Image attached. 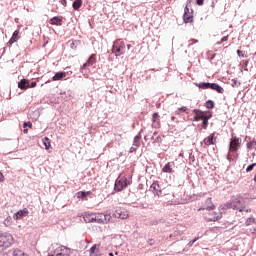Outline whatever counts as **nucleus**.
I'll return each instance as SVG.
<instances>
[{"label": "nucleus", "mask_w": 256, "mask_h": 256, "mask_svg": "<svg viewBox=\"0 0 256 256\" xmlns=\"http://www.w3.org/2000/svg\"><path fill=\"white\" fill-rule=\"evenodd\" d=\"M224 207H226V209H234V211H240V213L247 211L245 204H242L241 199L239 198L234 199L232 202H227L224 204Z\"/></svg>", "instance_id": "1"}, {"label": "nucleus", "mask_w": 256, "mask_h": 256, "mask_svg": "<svg viewBox=\"0 0 256 256\" xmlns=\"http://www.w3.org/2000/svg\"><path fill=\"white\" fill-rule=\"evenodd\" d=\"M125 42L123 40H116L112 46V53L116 54V57L125 53Z\"/></svg>", "instance_id": "2"}, {"label": "nucleus", "mask_w": 256, "mask_h": 256, "mask_svg": "<svg viewBox=\"0 0 256 256\" xmlns=\"http://www.w3.org/2000/svg\"><path fill=\"white\" fill-rule=\"evenodd\" d=\"M222 217H223V214L219 211L218 212L212 211L204 215V219L207 223L219 221V219H221Z\"/></svg>", "instance_id": "3"}, {"label": "nucleus", "mask_w": 256, "mask_h": 256, "mask_svg": "<svg viewBox=\"0 0 256 256\" xmlns=\"http://www.w3.org/2000/svg\"><path fill=\"white\" fill-rule=\"evenodd\" d=\"M128 185H130V182L127 178H120L116 180L114 190L117 192L123 191V189H127Z\"/></svg>", "instance_id": "4"}, {"label": "nucleus", "mask_w": 256, "mask_h": 256, "mask_svg": "<svg viewBox=\"0 0 256 256\" xmlns=\"http://www.w3.org/2000/svg\"><path fill=\"white\" fill-rule=\"evenodd\" d=\"M13 243V236L11 235H1L0 236V249H9Z\"/></svg>", "instance_id": "5"}, {"label": "nucleus", "mask_w": 256, "mask_h": 256, "mask_svg": "<svg viewBox=\"0 0 256 256\" xmlns=\"http://www.w3.org/2000/svg\"><path fill=\"white\" fill-rule=\"evenodd\" d=\"M239 147H241V139L237 136H233L230 140L229 151L237 153V151H239Z\"/></svg>", "instance_id": "6"}, {"label": "nucleus", "mask_w": 256, "mask_h": 256, "mask_svg": "<svg viewBox=\"0 0 256 256\" xmlns=\"http://www.w3.org/2000/svg\"><path fill=\"white\" fill-rule=\"evenodd\" d=\"M194 113V121H203L204 119L208 118L211 115L210 111H201L198 109L193 110Z\"/></svg>", "instance_id": "7"}, {"label": "nucleus", "mask_w": 256, "mask_h": 256, "mask_svg": "<svg viewBox=\"0 0 256 256\" xmlns=\"http://www.w3.org/2000/svg\"><path fill=\"white\" fill-rule=\"evenodd\" d=\"M109 221H111V215L109 214H94V223H109Z\"/></svg>", "instance_id": "8"}, {"label": "nucleus", "mask_w": 256, "mask_h": 256, "mask_svg": "<svg viewBox=\"0 0 256 256\" xmlns=\"http://www.w3.org/2000/svg\"><path fill=\"white\" fill-rule=\"evenodd\" d=\"M213 211L215 209V204H213V199L212 198H207L206 201L203 204V207L199 208L198 211Z\"/></svg>", "instance_id": "9"}, {"label": "nucleus", "mask_w": 256, "mask_h": 256, "mask_svg": "<svg viewBox=\"0 0 256 256\" xmlns=\"http://www.w3.org/2000/svg\"><path fill=\"white\" fill-rule=\"evenodd\" d=\"M152 127L154 129H160L161 128V118L159 116V113L155 112L152 115Z\"/></svg>", "instance_id": "10"}, {"label": "nucleus", "mask_w": 256, "mask_h": 256, "mask_svg": "<svg viewBox=\"0 0 256 256\" xmlns=\"http://www.w3.org/2000/svg\"><path fill=\"white\" fill-rule=\"evenodd\" d=\"M203 143L206 147L209 145H215L217 143V138L215 137V132L211 133L208 137L203 140Z\"/></svg>", "instance_id": "11"}, {"label": "nucleus", "mask_w": 256, "mask_h": 256, "mask_svg": "<svg viewBox=\"0 0 256 256\" xmlns=\"http://www.w3.org/2000/svg\"><path fill=\"white\" fill-rule=\"evenodd\" d=\"M97 63V58L95 54H92L86 63H84L81 69H87V67H91Z\"/></svg>", "instance_id": "12"}, {"label": "nucleus", "mask_w": 256, "mask_h": 256, "mask_svg": "<svg viewBox=\"0 0 256 256\" xmlns=\"http://www.w3.org/2000/svg\"><path fill=\"white\" fill-rule=\"evenodd\" d=\"M83 219L85 223H95V213L85 212Z\"/></svg>", "instance_id": "13"}, {"label": "nucleus", "mask_w": 256, "mask_h": 256, "mask_svg": "<svg viewBox=\"0 0 256 256\" xmlns=\"http://www.w3.org/2000/svg\"><path fill=\"white\" fill-rule=\"evenodd\" d=\"M19 39H21V37L19 36V30H16L12 34V37L10 38V40L8 41V45H13V43H17Z\"/></svg>", "instance_id": "14"}, {"label": "nucleus", "mask_w": 256, "mask_h": 256, "mask_svg": "<svg viewBox=\"0 0 256 256\" xmlns=\"http://www.w3.org/2000/svg\"><path fill=\"white\" fill-rule=\"evenodd\" d=\"M27 215H29V210L27 208H24L23 210H20L16 213L15 219H23V217H27Z\"/></svg>", "instance_id": "15"}, {"label": "nucleus", "mask_w": 256, "mask_h": 256, "mask_svg": "<svg viewBox=\"0 0 256 256\" xmlns=\"http://www.w3.org/2000/svg\"><path fill=\"white\" fill-rule=\"evenodd\" d=\"M173 165H175L174 162H168L163 168L162 171L163 173H175V171H173Z\"/></svg>", "instance_id": "16"}, {"label": "nucleus", "mask_w": 256, "mask_h": 256, "mask_svg": "<svg viewBox=\"0 0 256 256\" xmlns=\"http://www.w3.org/2000/svg\"><path fill=\"white\" fill-rule=\"evenodd\" d=\"M150 189H153L154 195H157V197H160V195L163 193L161 191V186L157 183H153L150 187Z\"/></svg>", "instance_id": "17"}, {"label": "nucleus", "mask_w": 256, "mask_h": 256, "mask_svg": "<svg viewBox=\"0 0 256 256\" xmlns=\"http://www.w3.org/2000/svg\"><path fill=\"white\" fill-rule=\"evenodd\" d=\"M65 77H67L66 72H58L52 77V81H62Z\"/></svg>", "instance_id": "18"}, {"label": "nucleus", "mask_w": 256, "mask_h": 256, "mask_svg": "<svg viewBox=\"0 0 256 256\" xmlns=\"http://www.w3.org/2000/svg\"><path fill=\"white\" fill-rule=\"evenodd\" d=\"M63 23V17L61 16H55L50 19V25H62Z\"/></svg>", "instance_id": "19"}, {"label": "nucleus", "mask_w": 256, "mask_h": 256, "mask_svg": "<svg viewBox=\"0 0 256 256\" xmlns=\"http://www.w3.org/2000/svg\"><path fill=\"white\" fill-rule=\"evenodd\" d=\"M210 89H212V91H216L217 93H224V89L223 87L219 86V84L216 83H210Z\"/></svg>", "instance_id": "20"}, {"label": "nucleus", "mask_w": 256, "mask_h": 256, "mask_svg": "<svg viewBox=\"0 0 256 256\" xmlns=\"http://www.w3.org/2000/svg\"><path fill=\"white\" fill-rule=\"evenodd\" d=\"M18 87H19V89H22V90L29 89V80H27V79H22V80L18 83Z\"/></svg>", "instance_id": "21"}, {"label": "nucleus", "mask_w": 256, "mask_h": 256, "mask_svg": "<svg viewBox=\"0 0 256 256\" xmlns=\"http://www.w3.org/2000/svg\"><path fill=\"white\" fill-rule=\"evenodd\" d=\"M83 5V0H75L72 4V7L74 11H79L81 9V6Z\"/></svg>", "instance_id": "22"}, {"label": "nucleus", "mask_w": 256, "mask_h": 256, "mask_svg": "<svg viewBox=\"0 0 256 256\" xmlns=\"http://www.w3.org/2000/svg\"><path fill=\"white\" fill-rule=\"evenodd\" d=\"M116 217H119L120 219H127L129 217V214L127 212H122L121 210H116Z\"/></svg>", "instance_id": "23"}, {"label": "nucleus", "mask_w": 256, "mask_h": 256, "mask_svg": "<svg viewBox=\"0 0 256 256\" xmlns=\"http://www.w3.org/2000/svg\"><path fill=\"white\" fill-rule=\"evenodd\" d=\"M183 19H184L185 23H193V14L192 13H190V14L184 13Z\"/></svg>", "instance_id": "24"}, {"label": "nucleus", "mask_w": 256, "mask_h": 256, "mask_svg": "<svg viewBox=\"0 0 256 256\" xmlns=\"http://www.w3.org/2000/svg\"><path fill=\"white\" fill-rule=\"evenodd\" d=\"M196 87H198L199 89H210L211 83H209V82H201L199 84H196Z\"/></svg>", "instance_id": "25"}, {"label": "nucleus", "mask_w": 256, "mask_h": 256, "mask_svg": "<svg viewBox=\"0 0 256 256\" xmlns=\"http://www.w3.org/2000/svg\"><path fill=\"white\" fill-rule=\"evenodd\" d=\"M141 145V135H137L134 137L133 146L134 147H140Z\"/></svg>", "instance_id": "26"}, {"label": "nucleus", "mask_w": 256, "mask_h": 256, "mask_svg": "<svg viewBox=\"0 0 256 256\" xmlns=\"http://www.w3.org/2000/svg\"><path fill=\"white\" fill-rule=\"evenodd\" d=\"M43 144L46 150L51 149V140L47 137L43 139Z\"/></svg>", "instance_id": "27"}, {"label": "nucleus", "mask_w": 256, "mask_h": 256, "mask_svg": "<svg viewBox=\"0 0 256 256\" xmlns=\"http://www.w3.org/2000/svg\"><path fill=\"white\" fill-rule=\"evenodd\" d=\"M91 191H87V192H83V191H80L77 193L78 197H81V199H85V197L91 195Z\"/></svg>", "instance_id": "28"}, {"label": "nucleus", "mask_w": 256, "mask_h": 256, "mask_svg": "<svg viewBox=\"0 0 256 256\" xmlns=\"http://www.w3.org/2000/svg\"><path fill=\"white\" fill-rule=\"evenodd\" d=\"M211 117H212V114H210L206 119L202 120L203 121L202 122V127L204 129H207V125H209V120L211 119Z\"/></svg>", "instance_id": "29"}, {"label": "nucleus", "mask_w": 256, "mask_h": 256, "mask_svg": "<svg viewBox=\"0 0 256 256\" xmlns=\"http://www.w3.org/2000/svg\"><path fill=\"white\" fill-rule=\"evenodd\" d=\"M205 107H206V109H213V107H215V102H213V100H208L205 103Z\"/></svg>", "instance_id": "30"}, {"label": "nucleus", "mask_w": 256, "mask_h": 256, "mask_svg": "<svg viewBox=\"0 0 256 256\" xmlns=\"http://www.w3.org/2000/svg\"><path fill=\"white\" fill-rule=\"evenodd\" d=\"M255 223V218H248L245 222V225L249 227V225H253Z\"/></svg>", "instance_id": "31"}, {"label": "nucleus", "mask_w": 256, "mask_h": 256, "mask_svg": "<svg viewBox=\"0 0 256 256\" xmlns=\"http://www.w3.org/2000/svg\"><path fill=\"white\" fill-rule=\"evenodd\" d=\"M186 112H187V107L178 108V110L176 111L177 115H180V113H186Z\"/></svg>", "instance_id": "32"}, {"label": "nucleus", "mask_w": 256, "mask_h": 256, "mask_svg": "<svg viewBox=\"0 0 256 256\" xmlns=\"http://www.w3.org/2000/svg\"><path fill=\"white\" fill-rule=\"evenodd\" d=\"M254 167H256V163H253V164L249 165L246 168V172L249 173L250 171H253Z\"/></svg>", "instance_id": "33"}, {"label": "nucleus", "mask_w": 256, "mask_h": 256, "mask_svg": "<svg viewBox=\"0 0 256 256\" xmlns=\"http://www.w3.org/2000/svg\"><path fill=\"white\" fill-rule=\"evenodd\" d=\"M225 41H229V36H224L219 42H217V45H221V43H225Z\"/></svg>", "instance_id": "34"}, {"label": "nucleus", "mask_w": 256, "mask_h": 256, "mask_svg": "<svg viewBox=\"0 0 256 256\" xmlns=\"http://www.w3.org/2000/svg\"><path fill=\"white\" fill-rule=\"evenodd\" d=\"M256 145L255 141H251L247 143V149H253V147Z\"/></svg>", "instance_id": "35"}, {"label": "nucleus", "mask_w": 256, "mask_h": 256, "mask_svg": "<svg viewBox=\"0 0 256 256\" xmlns=\"http://www.w3.org/2000/svg\"><path fill=\"white\" fill-rule=\"evenodd\" d=\"M23 127L24 128L25 127H29L31 129V127H33V123H31V122H24Z\"/></svg>", "instance_id": "36"}, {"label": "nucleus", "mask_w": 256, "mask_h": 256, "mask_svg": "<svg viewBox=\"0 0 256 256\" xmlns=\"http://www.w3.org/2000/svg\"><path fill=\"white\" fill-rule=\"evenodd\" d=\"M96 249H97V245L92 246L90 248V255H93V253H95Z\"/></svg>", "instance_id": "37"}, {"label": "nucleus", "mask_w": 256, "mask_h": 256, "mask_svg": "<svg viewBox=\"0 0 256 256\" xmlns=\"http://www.w3.org/2000/svg\"><path fill=\"white\" fill-rule=\"evenodd\" d=\"M237 55H238V57H245V52H243L241 50H237Z\"/></svg>", "instance_id": "38"}, {"label": "nucleus", "mask_w": 256, "mask_h": 256, "mask_svg": "<svg viewBox=\"0 0 256 256\" xmlns=\"http://www.w3.org/2000/svg\"><path fill=\"white\" fill-rule=\"evenodd\" d=\"M184 13L190 14V13H193V10L189 11V5H186L184 9Z\"/></svg>", "instance_id": "39"}, {"label": "nucleus", "mask_w": 256, "mask_h": 256, "mask_svg": "<svg viewBox=\"0 0 256 256\" xmlns=\"http://www.w3.org/2000/svg\"><path fill=\"white\" fill-rule=\"evenodd\" d=\"M198 240H199V238H195L194 240L190 241V242L188 243L189 247H193V244H194L196 241H198Z\"/></svg>", "instance_id": "40"}, {"label": "nucleus", "mask_w": 256, "mask_h": 256, "mask_svg": "<svg viewBox=\"0 0 256 256\" xmlns=\"http://www.w3.org/2000/svg\"><path fill=\"white\" fill-rule=\"evenodd\" d=\"M37 87V82H32L31 84H29V89H33Z\"/></svg>", "instance_id": "41"}, {"label": "nucleus", "mask_w": 256, "mask_h": 256, "mask_svg": "<svg viewBox=\"0 0 256 256\" xmlns=\"http://www.w3.org/2000/svg\"><path fill=\"white\" fill-rule=\"evenodd\" d=\"M3 181H5V176L0 172V183H3Z\"/></svg>", "instance_id": "42"}, {"label": "nucleus", "mask_w": 256, "mask_h": 256, "mask_svg": "<svg viewBox=\"0 0 256 256\" xmlns=\"http://www.w3.org/2000/svg\"><path fill=\"white\" fill-rule=\"evenodd\" d=\"M148 244H149V245H154V244H155V240L149 239V240H148Z\"/></svg>", "instance_id": "43"}, {"label": "nucleus", "mask_w": 256, "mask_h": 256, "mask_svg": "<svg viewBox=\"0 0 256 256\" xmlns=\"http://www.w3.org/2000/svg\"><path fill=\"white\" fill-rule=\"evenodd\" d=\"M196 1H197V5L201 6V5H203V2H204L205 0H196Z\"/></svg>", "instance_id": "44"}, {"label": "nucleus", "mask_w": 256, "mask_h": 256, "mask_svg": "<svg viewBox=\"0 0 256 256\" xmlns=\"http://www.w3.org/2000/svg\"><path fill=\"white\" fill-rule=\"evenodd\" d=\"M62 5H67V0H62Z\"/></svg>", "instance_id": "45"}, {"label": "nucleus", "mask_w": 256, "mask_h": 256, "mask_svg": "<svg viewBox=\"0 0 256 256\" xmlns=\"http://www.w3.org/2000/svg\"><path fill=\"white\" fill-rule=\"evenodd\" d=\"M23 133L27 134V133H29V130L28 129H24Z\"/></svg>", "instance_id": "46"}, {"label": "nucleus", "mask_w": 256, "mask_h": 256, "mask_svg": "<svg viewBox=\"0 0 256 256\" xmlns=\"http://www.w3.org/2000/svg\"><path fill=\"white\" fill-rule=\"evenodd\" d=\"M126 47H127V49H131L132 46H131V44H127Z\"/></svg>", "instance_id": "47"}, {"label": "nucleus", "mask_w": 256, "mask_h": 256, "mask_svg": "<svg viewBox=\"0 0 256 256\" xmlns=\"http://www.w3.org/2000/svg\"><path fill=\"white\" fill-rule=\"evenodd\" d=\"M171 237H173V234H170L169 238L171 239Z\"/></svg>", "instance_id": "48"}, {"label": "nucleus", "mask_w": 256, "mask_h": 256, "mask_svg": "<svg viewBox=\"0 0 256 256\" xmlns=\"http://www.w3.org/2000/svg\"><path fill=\"white\" fill-rule=\"evenodd\" d=\"M109 256H114L113 253H109Z\"/></svg>", "instance_id": "49"}, {"label": "nucleus", "mask_w": 256, "mask_h": 256, "mask_svg": "<svg viewBox=\"0 0 256 256\" xmlns=\"http://www.w3.org/2000/svg\"><path fill=\"white\" fill-rule=\"evenodd\" d=\"M46 83H51V80H48Z\"/></svg>", "instance_id": "50"}, {"label": "nucleus", "mask_w": 256, "mask_h": 256, "mask_svg": "<svg viewBox=\"0 0 256 256\" xmlns=\"http://www.w3.org/2000/svg\"><path fill=\"white\" fill-rule=\"evenodd\" d=\"M194 43H198V41H197V40H194Z\"/></svg>", "instance_id": "51"}, {"label": "nucleus", "mask_w": 256, "mask_h": 256, "mask_svg": "<svg viewBox=\"0 0 256 256\" xmlns=\"http://www.w3.org/2000/svg\"><path fill=\"white\" fill-rule=\"evenodd\" d=\"M4 248H0V251H3Z\"/></svg>", "instance_id": "52"}]
</instances>
